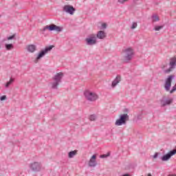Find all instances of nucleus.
<instances>
[{
    "label": "nucleus",
    "instance_id": "nucleus-12",
    "mask_svg": "<svg viewBox=\"0 0 176 176\" xmlns=\"http://www.w3.org/2000/svg\"><path fill=\"white\" fill-rule=\"evenodd\" d=\"M175 154H176V148L170 151L166 155H163L161 157V160L162 162H167L168 160H170V159H171V157L174 156V155H175Z\"/></svg>",
    "mask_w": 176,
    "mask_h": 176
},
{
    "label": "nucleus",
    "instance_id": "nucleus-10",
    "mask_svg": "<svg viewBox=\"0 0 176 176\" xmlns=\"http://www.w3.org/2000/svg\"><path fill=\"white\" fill-rule=\"evenodd\" d=\"M170 67L167 69L164 70V74H170L176 67V58H172L170 59L169 63Z\"/></svg>",
    "mask_w": 176,
    "mask_h": 176
},
{
    "label": "nucleus",
    "instance_id": "nucleus-27",
    "mask_svg": "<svg viewBox=\"0 0 176 176\" xmlns=\"http://www.w3.org/2000/svg\"><path fill=\"white\" fill-rule=\"evenodd\" d=\"M176 91V83L175 85L173 87L172 89L170 91V94H173V93H174V91Z\"/></svg>",
    "mask_w": 176,
    "mask_h": 176
},
{
    "label": "nucleus",
    "instance_id": "nucleus-32",
    "mask_svg": "<svg viewBox=\"0 0 176 176\" xmlns=\"http://www.w3.org/2000/svg\"><path fill=\"white\" fill-rule=\"evenodd\" d=\"M102 28H103L104 30H105V28H107V23H102Z\"/></svg>",
    "mask_w": 176,
    "mask_h": 176
},
{
    "label": "nucleus",
    "instance_id": "nucleus-9",
    "mask_svg": "<svg viewBox=\"0 0 176 176\" xmlns=\"http://www.w3.org/2000/svg\"><path fill=\"white\" fill-rule=\"evenodd\" d=\"M30 168L32 171H34V173H38V171L42 170V164L38 162H32L30 164Z\"/></svg>",
    "mask_w": 176,
    "mask_h": 176
},
{
    "label": "nucleus",
    "instance_id": "nucleus-8",
    "mask_svg": "<svg viewBox=\"0 0 176 176\" xmlns=\"http://www.w3.org/2000/svg\"><path fill=\"white\" fill-rule=\"evenodd\" d=\"M174 78H175V75H170L165 80L164 89L166 91H170V89H171V83L173 82V79H174Z\"/></svg>",
    "mask_w": 176,
    "mask_h": 176
},
{
    "label": "nucleus",
    "instance_id": "nucleus-6",
    "mask_svg": "<svg viewBox=\"0 0 176 176\" xmlns=\"http://www.w3.org/2000/svg\"><path fill=\"white\" fill-rule=\"evenodd\" d=\"M48 30V31H56V32H61L63 30V27L58 26L54 24L45 26L43 29H41V32H45Z\"/></svg>",
    "mask_w": 176,
    "mask_h": 176
},
{
    "label": "nucleus",
    "instance_id": "nucleus-34",
    "mask_svg": "<svg viewBox=\"0 0 176 176\" xmlns=\"http://www.w3.org/2000/svg\"><path fill=\"white\" fill-rule=\"evenodd\" d=\"M122 176H130L129 174H124V175H122Z\"/></svg>",
    "mask_w": 176,
    "mask_h": 176
},
{
    "label": "nucleus",
    "instance_id": "nucleus-2",
    "mask_svg": "<svg viewBox=\"0 0 176 176\" xmlns=\"http://www.w3.org/2000/svg\"><path fill=\"white\" fill-rule=\"evenodd\" d=\"M123 52L124 53V61L125 63H129L131 61V60H133V56H134V50L132 48H126L123 50Z\"/></svg>",
    "mask_w": 176,
    "mask_h": 176
},
{
    "label": "nucleus",
    "instance_id": "nucleus-13",
    "mask_svg": "<svg viewBox=\"0 0 176 176\" xmlns=\"http://www.w3.org/2000/svg\"><path fill=\"white\" fill-rule=\"evenodd\" d=\"M96 159L97 156L96 155L91 156L88 163L89 167H96V166H97Z\"/></svg>",
    "mask_w": 176,
    "mask_h": 176
},
{
    "label": "nucleus",
    "instance_id": "nucleus-35",
    "mask_svg": "<svg viewBox=\"0 0 176 176\" xmlns=\"http://www.w3.org/2000/svg\"><path fill=\"white\" fill-rule=\"evenodd\" d=\"M166 65H163L162 67V69H164V68H166Z\"/></svg>",
    "mask_w": 176,
    "mask_h": 176
},
{
    "label": "nucleus",
    "instance_id": "nucleus-18",
    "mask_svg": "<svg viewBox=\"0 0 176 176\" xmlns=\"http://www.w3.org/2000/svg\"><path fill=\"white\" fill-rule=\"evenodd\" d=\"M76 153H78V151H76V150L72 151L69 152L68 157L69 159H72V157H74V156H76Z\"/></svg>",
    "mask_w": 176,
    "mask_h": 176
},
{
    "label": "nucleus",
    "instance_id": "nucleus-16",
    "mask_svg": "<svg viewBox=\"0 0 176 176\" xmlns=\"http://www.w3.org/2000/svg\"><path fill=\"white\" fill-rule=\"evenodd\" d=\"M120 80H122L120 76H117L111 83V87H116Z\"/></svg>",
    "mask_w": 176,
    "mask_h": 176
},
{
    "label": "nucleus",
    "instance_id": "nucleus-14",
    "mask_svg": "<svg viewBox=\"0 0 176 176\" xmlns=\"http://www.w3.org/2000/svg\"><path fill=\"white\" fill-rule=\"evenodd\" d=\"M162 107H166V105H170V104L173 103V98L170 99H161L160 100Z\"/></svg>",
    "mask_w": 176,
    "mask_h": 176
},
{
    "label": "nucleus",
    "instance_id": "nucleus-15",
    "mask_svg": "<svg viewBox=\"0 0 176 176\" xmlns=\"http://www.w3.org/2000/svg\"><path fill=\"white\" fill-rule=\"evenodd\" d=\"M96 36L98 38V39H105V38H107V33L102 30H100L98 32Z\"/></svg>",
    "mask_w": 176,
    "mask_h": 176
},
{
    "label": "nucleus",
    "instance_id": "nucleus-5",
    "mask_svg": "<svg viewBox=\"0 0 176 176\" xmlns=\"http://www.w3.org/2000/svg\"><path fill=\"white\" fill-rule=\"evenodd\" d=\"M54 47L53 45H50L48 47H45V49L41 50V52L38 54L37 57L36 58L35 63H38L41 58L45 57L46 54H47L48 52H52V50Z\"/></svg>",
    "mask_w": 176,
    "mask_h": 176
},
{
    "label": "nucleus",
    "instance_id": "nucleus-11",
    "mask_svg": "<svg viewBox=\"0 0 176 176\" xmlns=\"http://www.w3.org/2000/svg\"><path fill=\"white\" fill-rule=\"evenodd\" d=\"M63 10V12H65L66 13L71 14V16L74 15V13H75V12H76V9L71 5L64 6Z\"/></svg>",
    "mask_w": 176,
    "mask_h": 176
},
{
    "label": "nucleus",
    "instance_id": "nucleus-7",
    "mask_svg": "<svg viewBox=\"0 0 176 176\" xmlns=\"http://www.w3.org/2000/svg\"><path fill=\"white\" fill-rule=\"evenodd\" d=\"M86 45L88 46H94L97 43V37L96 34H90L85 38Z\"/></svg>",
    "mask_w": 176,
    "mask_h": 176
},
{
    "label": "nucleus",
    "instance_id": "nucleus-23",
    "mask_svg": "<svg viewBox=\"0 0 176 176\" xmlns=\"http://www.w3.org/2000/svg\"><path fill=\"white\" fill-rule=\"evenodd\" d=\"M6 48L7 50H11V49H13V44H6Z\"/></svg>",
    "mask_w": 176,
    "mask_h": 176
},
{
    "label": "nucleus",
    "instance_id": "nucleus-20",
    "mask_svg": "<svg viewBox=\"0 0 176 176\" xmlns=\"http://www.w3.org/2000/svg\"><path fill=\"white\" fill-rule=\"evenodd\" d=\"M96 119H97V116H96L95 114L91 115L89 116V120L91 122H94L96 121Z\"/></svg>",
    "mask_w": 176,
    "mask_h": 176
},
{
    "label": "nucleus",
    "instance_id": "nucleus-1",
    "mask_svg": "<svg viewBox=\"0 0 176 176\" xmlns=\"http://www.w3.org/2000/svg\"><path fill=\"white\" fill-rule=\"evenodd\" d=\"M63 76L64 74L63 72H59L56 73V75L52 77L53 82H51L52 89L54 90H57L58 89V86H60V83H61Z\"/></svg>",
    "mask_w": 176,
    "mask_h": 176
},
{
    "label": "nucleus",
    "instance_id": "nucleus-29",
    "mask_svg": "<svg viewBox=\"0 0 176 176\" xmlns=\"http://www.w3.org/2000/svg\"><path fill=\"white\" fill-rule=\"evenodd\" d=\"M123 112H124V113H126V115H127V113H129V109H124Z\"/></svg>",
    "mask_w": 176,
    "mask_h": 176
},
{
    "label": "nucleus",
    "instance_id": "nucleus-33",
    "mask_svg": "<svg viewBox=\"0 0 176 176\" xmlns=\"http://www.w3.org/2000/svg\"><path fill=\"white\" fill-rule=\"evenodd\" d=\"M138 119L140 120L141 119H142V116L141 114L138 116Z\"/></svg>",
    "mask_w": 176,
    "mask_h": 176
},
{
    "label": "nucleus",
    "instance_id": "nucleus-25",
    "mask_svg": "<svg viewBox=\"0 0 176 176\" xmlns=\"http://www.w3.org/2000/svg\"><path fill=\"white\" fill-rule=\"evenodd\" d=\"M137 25H138L137 23L133 22L131 27V30H135V28L137 27Z\"/></svg>",
    "mask_w": 176,
    "mask_h": 176
},
{
    "label": "nucleus",
    "instance_id": "nucleus-24",
    "mask_svg": "<svg viewBox=\"0 0 176 176\" xmlns=\"http://www.w3.org/2000/svg\"><path fill=\"white\" fill-rule=\"evenodd\" d=\"M163 25H159V26H155L154 30L155 31H160V30H162Z\"/></svg>",
    "mask_w": 176,
    "mask_h": 176
},
{
    "label": "nucleus",
    "instance_id": "nucleus-31",
    "mask_svg": "<svg viewBox=\"0 0 176 176\" xmlns=\"http://www.w3.org/2000/svg\"><path fill=\"white\" fill-rule=\"evenodd\" d=\"M157 156H159V153H155L154 154V155L153 156V159H156V158L157 157Z\"/></svg>",
    "mask_w": 176,
    "mask_h": 176
},
{
    "label": "nucleus",
    "instance_id": "nucleus-17",
    "mask_svg": "<svg viewBox=\"0 0 176 176\" xmlns=\"http://www.w3.org/2000/svg\"><path fill=\"white\" fill-rule=\"evenodd\" d=\"M27 50L29 53H34L36 50V45L31 44L27 46Z\"/></svg>",
    "mask_w": 176,
    "mask_h": 176
},
{
    "label": "nucleus",
    "instance_id": "nucleus-4",
    "mask_svg": "<svg viewBox=\"0 0 176 176\" xmlns=\"http://www.w3.org/2000/svg\"><path fill=\"white\" fill-rule=\"evenodd\" d=\"M84 96H85L86 100H87V101H90L91 102H93L94 101H97V100H98V95H97V94H96L94 92H91L89 90H86L84 92Z\"/></svg>",
    "mask_w": 176,
    "mask_h": 176
},
{
    "label": "nucleus",
    "instance_id": "nucleus-19",
    "mask_svg": "<svg viewBox=\"0 0 176 176\" xmlns=\"http://www.w3.org/2000/svg\"><path fill=\"white\" fill-rule=\"evenodd\" d=\"M13 82H14V78H10V80L6 82V87H9V86H10Z\"/></svg>",
    "mask_w": 176,
    "mask_h": 176
},
{
    "label": "nucleus",
    "instance_id": "nucleus-22",
    "mask_svg": "<svg viewBox=\"0 0 176 176\" xmlns=\"http://www.w3.org/2000/svg\"><path fill=\"white\" fill-rule=\"evenodd\" d=\"M152 19L153 22L159 21L160 20L159 16H157V15L155 14L152 16Z\"/></svg>",
    "mask_w": 176,
    "mask_h": 176
},
{
    "label": "nucleus",
    "instance_id": "nucleus-21",
    "mask_svg": "<svg viewBox=\"0 0 176 176\" xmlns=\"http://www.w3.org/2000/svg\"><path fill=\"white\" fill-rule=\"evenodd\" d=\"M111 156V153H107V154H103L100 156V159H106V157H109Z\"/></svg>",
    "mask_w": 176,
    "mask_h": 176
},
{
    "label": "nucleus",
    "instance_id": "nucleus-28",
    "mask_svg": "<svg viewBox=\"0 0 176 176\" xmlns=\"http://www.w3.org/2000/svg\"><path fill=\"white\" fill-rule=\"evenodd\" d=\"M1 101H5L6 100V96L3 95L0 98Z\"/></svg>",
    "mask_w": 176,
    "mask_h": 176
},
{
    "label": "nucleus",
    "instance_id": "nucleus-36",
    "mask_svg": "<svg viewBox=\"0 0 176 176\" xmlns=\"http://www.w3.org/2000/svg\"><path fill=\"white\" fill-rule=\"evenodd\" d=\"M168 176H176V175H168Z\"/></svg>",
    "mask_w": 176,
    "mask_h": 176
},
{
    "label": "nucleus",
    "instance_id": "nucleus-30",
    "mask_svg": "<svg viewBox=\"0 0 176 176\" xmlns=\"http://www.w3.org/2000/svg\"><path fill=\"white\" fill-rule=\"evenodd\" d=\"M127 1H129V0H118V2L120 3H124V2H127Z\"/></svg>",
    "mask_w": 176,
    "mask_h": 176
},
{
    "label": "nucleus",
    "instance_id": "nucleus-3",
    "mask_svg": "<svg viewBox=\"0 0 176 176\" xmlns=\"http://www.w3.org/2000/svg\"><path fill=\"white\" fill-rule=\"evenodd\" d=\"M130 117L127 113L121 114L119 116V119L116 121L115 124L116 126H123L127 123Z\"/></svg>",
    "mask_w": 176,
    "mask_h": 176
},
{
    "label": "nucleus",
    "instance_id": "nucleus-26",
    "mask_svg": "<svg viewBox=\"0 0 176 176\" xmlns=\"http://www.w3.org/2000/svg\"><path fill=\"white\" fill-rule=\"evenodd\" d=\"M14 38H16V34H13V35L10 36H8L7 38V39H8V41H12V39H14Z\"/></svg>",
    "mask_w": 176,
    "mask_h": 176
}]
</instances>
